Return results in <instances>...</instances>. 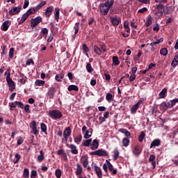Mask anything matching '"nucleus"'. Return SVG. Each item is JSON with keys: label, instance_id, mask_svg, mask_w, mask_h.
<instances>
[{"label": "nucleus", "instance_id": "nucleus-1", "mask_svg": "<svg viewBox=\"0 0 178 178\" xmlns=\"http://www.w3.org/2000/svg\"><path fill=\"white\" fill-rule=\"evenodd\" d=\"M82 134H83V138L88 140V138H91V137H92V129L89 128L87 129V127L84 125L82 127Z\"/></svg>", "mask_w": 178, "mask_h": 178}, {"label": "nucleus", "instance_id": "nucleus-2", "mask_svg": "<svg viewBox=\"0 0 178 178\" xmlns=\"http://www.w3.org/2000/svg\"><path fill=\"white\" fill-rule=\"evenodd\" d=\"M93 52L98 55V56L102 55V52H106V46L103 44H101V48L98 47L97 45L93 46Z\"/></svg>", "mask_w": 178, "mask_h": 178}, {"label": "nucleus", "instance_id": "nucleus-3", "mask_svg": "<svg viewBox=\"0 0 178 178\" xmlns=\"http://www.w3.org/2000/svg\"><path fill=\"white\" fill-rule=\"evenodd\" d=\"M49 115L51 116V119H60L63 115L62 112L58 110H52L49 111Z\"/></svg>", "mask_w": 178, "mask_h": 178}, {"label": "nucleus", "instance_id": "nucleus-4", "mask_svg": "<svg viewBox=\"0 0 178 178\" xmlns=\"http://www.w3.org/2000/svg\"><path fill=\"white\" fill-rule=\"evenodd\" d=\"M163 8H164V6L162 3L156 5L154 8V12H155L156 16H158V17H161V16L163 15Z\"/></svg>", "mask_w": 178, "mask_h": 178}, {"label": "nucleus", "instance_id": "nucleus-5", "mask_svg": "<svg viewBox=\"0 0 178 178\" xmlns=\"http://www.w3.org/2000/svg\"><path fill=\"white\" fill-rule=\"evenodd\" d=\"M41 22H42V17L41 16H38L35 18H32L31 19V27L33 29V27H36L38 26Z\"/></svg>", "mask_w": 178, "mask_h": 178}, {"label": "nucleus", "instance_id": "nucleus-6", "mask_svg": "<svg viewBox=\"0 0 178 178\" xmlns=\"http://www.w3.org/2000/svg\"><path fill=\"white\" fill-rule=\"evenodd\" d=\"M109 7H108L106 5L102 3L100 5L99 7V10L100 13H102V15H103V16H106V15H108V13H109Z\"/></svg>", "mask_w": 178, "mask_h": 178}, {"label": "nucleus", "instance_id": "nucleus-7", "mask_svg": "<svg viewBox=\"0 0 178 178\" xmlns=\"http://www.w3.org/2000/svg\"><path fill=\"white\" fill-rule=\"evenodd\" d=\"M132 152L134 155L138 156V155H140L141 152H143V149L139 145H136L132 147Z\"/></svg>", "mask_w": 178, "mask_h": 178}, {"label": "nucleus", "instance_id": "nucleus-8", "mask_svg": "<svg viewBox=\"0 0 178 178\" xmlns=\"http://www.w3.org/2000/svg\"><path fill=\"white\" fill-rule=\"evenodd\" d=\"M30 129H31L33 134H35V136L38 134L39 132L37 129V122L35 121H32L31 122Z\"/></svg>", "mask_w": 178, "mask_h": 178}, {"label": "nucleus", "instance_id": "nucleus-9", "mask_svg": "<svg viewBox=\"0 0 178 178\" xmlns=\"http://www.w3.org/2000/svg\"><path fill=\"white\" fill-rule=\"evenodd\" d=\"M110 19L113 26H119L122 22L120 18L117 17H110Z\"/></svg>", "mask_w": 178, "mask_h": 178}, {"label": "nucleus", "instance_id": "nucleus-10", "mask_svg": "<svg viewBox=\"0 0 178 178\" xmlns=\"http://www.w3.org/2000/svg\"><path fill=\"white\" fill-rule=\"evenodd\" d=\"M20 10H22V6L13 7L9 12V15H10L11 16H14V15L20 13Z\"/></svg>", "mask_w": 178, "mask_h": 178}, {"label": "nucleus", "instance_id": "nucleus-11", "mask_svg": "<svg viewBox=\"0 0 178 178\" xmlns=\"http://www.w3.org/2000/svg\"><path fill=\"white\" fill-rule=\"evenodd\" d=\"M70 134H72V129L70 128V127H68L63 131V137L65 141H67V139L69 138Z\"/></svg>", "mask_w": 178, "mask_h": 178}, {"label": "nucleus", "instance_id": "nucleus-12", "mask_svg": "<svg viewBox=\"0 0 178 178\" xmlns=\"http://www.w3.org/2000/svg\"><path fill=\"white\" fill-rule=\"evenodd\" d=\"M99 147V143L98 142V140L94 139L90 143V149H92V151H95V149H98Z\"/></svg>", "mask_w": 178, "mask_h": 178}, {"label": "nucleus", "instance_id": "nucleus-13", "mask_svg": "<svg viewBox=\"0 0 178 178\" xmlns=\"http://www.w3.org/2000/svg\"><path fill=\"white\" fill-rule=\"evenodd\" d=\"M107 165H108V170L109 172H112V175H117L118 174V170L113 168V165H112V163H111V162L108 160L106 161Z\"/></svg>", "mask_w": 178, "mask_h": 178}, {"label": "nucleus", "instance_id": "nucleus-14", "mask_svg": "<svg viewBox=\"0 0 178 178\" xmlns=\"http://www.w3.org/2000/svg\"><path fill=\"white\" fill-rule=\"evenodd\" d=\"M7 84H8L10 91H13L16 86H15V82L12 80V78L6 79Z\"/></svg>", "mask_w": 178, "mask_h": 178}, {"label": "nucleus", "instance_id": "nucleus-15", "mask_svg": "<svg viewBox=\"0 0 178 178\" xmlns=\"http://www.w3.org/2000/svg\"><path fill=\"white\" fill-rule=\"evenodd\" d=\"M140 104H141V102L139 101L135 105L132 106L131 108V113H132V115H134V113L137 112V111L138 110V108H140Z\"/></svg>", "mask_w": 178, "mask_h": 178}, {"label": "nucleus", "instance_id": "nucleus-16", "mask_svg": "<svg viewBox=\"0 0 178 178\" xmlns=\"http://www.w3.org/2000/svg\"><path fill=\"white\" fill-rule=\"evenodd\" d=\"M81 163L83 166V168H87L88 166V156H82L81 158Z\"/></svg>", "mask_w": 178, "mask_h": 178}, {"label": "nucleus", "instance_id": "nucleus-17", "mask_svg": "<svg viewBox=\"0 0 178 178\" xmlns=\"http://www.w3.org/2000/svg\"><path fill=\"white\" fill-rule=\"evenodd\" d=\"M76 176H81L83 175V167L80 163H76V170L75 171Z\"/></svg>", "mask_w": 178, "mask_h": 178}, {"label": "nucleus", "instance_id": "nucleus-18", "mask_svg": "<svg viewBox=\"0 0 178 178\" xmlns=\"http://www.w3.org/2000/svg\"><path fill=\"white\" fill-rule=\"evenodd\" d=\"M52 12H54V8H52V6L47 7L44 12V16H46V17H51Z\"/></svg>", "mask_w": 178, "mask_h": 178}, {"label": "nucleus", "instance_id": "nucleus-19", "mask_svg": "<svg viewBox=\"0 0 178 178\" xmlns=\"http://www.w3.org/2000/svg\"><path fill=\"white\" fill-rule=\"evenodd\" d=\"M94 168L96 175H97V177L102 178V170H101V168H99L98 165H95Z\"/></svg>", "mask_w": 178, "mask_h": 178}, {"label": "nucleus", "instance_id": "nucleus-20", "mask_svg": "<svg viewBox=\"0 0 178 178\" xmlns=\"http://www.w3.org/2000/svg\"><path fill=\"white\" fill-rule=\"evenodd\" d=\"M10 25V24H9V21H5L4 22H3L1 29L3 31H8V29H9V26Z\"/></svg>", "mask_w": 178, "mask_h": 178}, {"label": "nucleus", "instance_id": "nucleus-21", "mask_svg": "<svg viewBox=\"0 0 178 178\" xmlns=\"http://www.w3.org/2000/svg\"><path fill=\"white\" fill-rule=\"evenodd\" d=\"M68 148H70L71 152L74 155H77V154H79V150L77 149V147H76V145L71 144V145H70Z\"/></svg>", "mask_w": 178, "mask_h": 178}, {"label": "nucleus", "instance_id": "nucleus-22", "mask_svg": "<svg viewBox=\"0 0 178 178\" xmlns=\"http://www.w3.org/2000/svg\"><path fill=\"white\" fill-rule=\"evenodd\" d=\"M159 145H161V139H155L150 144V149L154 147H159Z\"/></svg>", "mask_w": 178, "mask_h": 178}, {"label": "nucleus", "instance_id": "nucleus-23", "mask_svg": "<svg viewBox=\"0 0 178 178\" xmlns=\"http://www.w3.org/2000/svg\"><path fill=\"white\" fill-rule=\"evenodd\" d=\"M29 15H27L26 13H25L21 17L20 20L18 22V24H23L27 19H29Z\"/></svg>", "mask_w": 178, "mask_h": 178}, {"label": "nucleus", "instance_id": "nucleus-24", "mask_svg": "<svg viewBox=\"0 0 178 178\" xmlns=\"http://www.w3.org/2000/svg\"><path fill=\"white\" fill-rule=\"evenodd\" d=\"M47 5V1H42L39 4H38L35 7V9L36 10V12H38L40 9L42 8L43 6H45Z\"/></svg>", "mask_w": 178, "mask_h": 178}, {"label": "nucleus", "instance_id": "nucleus-25", "mask_svg": "<svg viewBox=\"0 0 178 178\" xmlns=\"http://www.w3.org/2000/svg\"><path fill=\"white\" fill-rule=\"evenodd\" d=\"M91 143H92V138L83 140L82 142V147H88L89 145H91Z\"/></svg>", "mask_w": 178, "mask_h": 178}, {"label": "nucleus", "instance_id": "nucleus-26", "mask_svg": "<svg viewBox=\"0 0 178 178\" xmlns=\"http://www.w3.org/2000/svg\"><path fill=\"white\" fill-rule=\"evenodd\" d=\"M118 131H120V133H122V134H124V136L127 138V137H131V134L130 133V131H129L127 129H120L118 130Z\"/></svg>", "mask_w": 178, "mask_h": 178}, {"label": "nucleus", "instance_id": "nucleus-27", "mask_svg": "<svg viewBox=\"0 0 178 178\" xmlns=\"http://www.w3.org/2000/svg\"><path fill=\"white\" fill-rule=\"evenodd\" d=\"M97 156H108V152L102 149H97Z\"/></svg>", "mask_w": 178, "mask_h": 178}, {"label": "nucleus", "instance_id": "nucleus-28", "mask_svg": "<svg viewBox=\"0 0 178 178\" xmlns=\"http://www.w3.org/2000/svg\"><path fill=\"white\" fill-rule=\"evenodd\" d=\"M122 143L123 147L127 148V147L130 145V139H129V138H124L122 140Z\"/></svg>", "mask_w": 178, "mask_h": 178}, {"label": "nucleus", "instance_id": "nucleus-29", "mask_svg": "<svg viewBox=\"0 0 178 178\" xmlns=\"http://www.w3.org/2000/svg\"><path fill=\"white\" fill-rule=\"evenodd\" d=\"M44 155V152L42 150H40V155L37 158L38 162H42V161H44V159H45V156Z\"/></svg>", "mask_w": 178, "mask_h": 178}, {"label": "nucleus", "instance_id": "nucleus-30", "mask_svg": "<svg viewBox=\"0 0 178 178\" xmlns=\"http://www.w3.org/2000/svg\"><path fill=\"white\" fill-rule=\"evenodd\" d=\"M37 12V10L35 7L29 8L26 12V15L31 16V15H35V13Z\"/></svg>", "mask_w": 178, "mask_h": 178}, {"label": "nucleus", "instance_id": "nucleus-31", "mask_svg": "<svg viewBox=\"0 0 178 178\" xmlns=\"http://www.w3.org/2000/svg\"><path fill=\"white\" fill-rule=\"evenodd\" d=\"M177 65H178V54L175 56L171 63V65L172 66V67H175V66H177Z\"/></svg>", "mask_w": 178, "mask_h": 178}, {"label": "nucleus", "instance_id": "nucleus-32", "mask_svg": "<svg viewBox=\"0 0 178 178\" xmlns=\"http://www.w3.org/2000/svg\"><path fill=\"white\" fill-rule=\"evenodd\" d=\"M120 154V153L119 152V150L118 149H114L113 155V160L118 161V159L119 158Z\"/></svg>", "mask_w": 178, "mask_h": 178}, {"label": "nucleus", "instance_id": "nucleus-33", "mask_svg": "<svg viewBox=\"0 0 178 178\" xmlns=\"http://www.w3.org/2000/svg\"><path fill=\"white\" fill-rule=\"evenodd\" d=\"M114 3H115V0H107L104 4L111 9V8L113 6Z\"/></svg>", "mask_w": 178, "mask_h": 178}, {"label": "nucleus", "instance_id": "nucleus-34", "mask_svg": "<svg viewBox=\"0 0 178 178\" xmlns=\"http://www.w3.org/2000/svg\"><path fill=\"white\" fill-rule=\"evenodd\" d=\"M161 42H163V38H161L159 40H156L150 43L151 47H154V45H156V44H161Z\"/></svg>", "mask_w": 178, "mask_h": 178}, {"label": "nucleus", "instance_id": "nucleus-35", "mask_svg": "<svg viewBox=\"0 0 178 178\" xmlns=\"http://www.w3.org/2000/svg\"><path fill=\"white\" fill-rule=\"evenodd\" d=\"M45 84V81L37 79L35 81V85L37 86L38 87H42Z\"/></svg>", "mask_w": 178, "mask_h": 178}, {"label": "nucleus", "instance_id": "nucleus-36", "mask_svg": "<svg viewBox=\"0 0 178 178\" xmlns=\"http://www.w3.org/2000/svg\"><path fill=\"white\" fill-rule=\"evenodd\" d=\"M129 21L126 20L124 22V29L127 33H130V26H129Z\"/></svg>", "mask_w": 178, "mask_h": 178}, {"label": "nucleus", "instance_id": "nucleus-37", "mask_svg": "<svg viewBox=\"0 0 178 178\" xmlns=\"http://www.w3.org/2000/svg\"><path fill=\"white\" fill-rule=\"evenodd\" d=\"M68 91H79V87L76 85H70L67 88Z\"/></svg>", "mask_w": 178, "mask_h": 178}, {"label": "nucleus", "instance_id": "nucleus-38", "mask_svg": "<svg viewBox=\"0 0 178 178\" xmlns=\"http://www.w3.org/2000/svg\"><path fill=\"white\" fill-rule=\"evenodd\" d=\"M167 92H168V89L167 88H163L159 95V97L160 98H165V97H166Z\"/></svg>", "mask_w": 178, "mask_h": 178}, {"label": "nucleus", "instance_id": "nucleus-39", "mask_svg": "<svg viewBox=\"0 0 178 178\" xmlns=\"http://www.w3.org/2000/svg\"><path fill=\"white\" fill-rule=\"evenodd\" d=\"M144 138H145V132L141 131L140 134L138 136L139 143H143V141H144Z\"/></svg>", "mask_w": 178, "mask_h": 178}, {"label": "nucleus", "instance_id": "nucleus-40", "mask_svg": "<svg viewBox=\"0 0 178 178\" xmlns=\"http://www.w3.org/2000/svg\"><path fill=\"white\" fill-rule=\"evenodd\" d=\"M120 63V61H119V58L118 56H113V65L112 66H118Z\"/></svg>", "mask_w": 178, "mask_h": 178}, {"label": "nucleus", "instance_id": "nucleus-41", "mask_svg": "<svg viewBox=\"0 0 178 178\" xmlns=\"http://www.w3.org/2000/svg\"><path fill=\"white\" fill-rule=\"evenodd\" d=\"M23 177L24 178H29V177H30V171H29L28 168H24V169Z\"/></svg>", "mask_w": 178, "mask_h": 178}, {"label": "nucleus", "instance_id": "nucleus-42", "mask_svg": "<svg viewBox=\"0 0 178 178\" xmlns=\"http://www.w3.org/2000/svg\"><path fill=\"white\" fill-rule=\"evenodd\" d=\"M151 24H152V17L150 16L147 19L145 26H146V27H149Z\"/></svg>", "mask_w": 178, "mask_h": 178}, {"label": "nucleus", "instance_id": "nucleus-43", "mask_svg": "<svg viewBox=\"0 0 178 178\" xmlns=\"http://www.w3.org/2000/svg\"><path fill=\"white\" fill-rule=\"evenodd\" d=\"M55 176L56 178H61L62 177V170L60 169H57L55 171Z\"/></svg>", "mask_w": 178, "mask_h": 178}, {"label": "nucleus", "instance_id": "nucleus-44", "mask_svg": "<svg viewBox=\"0 0 178 178\" xmlns=\"http://www.w3.org/2000/svg\"><path fill=\"white\" fill-rule=\"evenodd\" d=\"M59 12H60L59 8H55V15H54V17H55V19H56V20L57 22H59Z\"/></svg>", "mask_w": 178, "mask_h": 178}, {"label": "nucleus", "instance_id": "nucleus-45", "mask_svg": "<svg viewBox=\"0 0 178 178\" xmlns=\"http://www.w3.org/2000/svg\"><path fill=\"white\" fill-rule=\"evenodd\" d=\"M83 140V136L79 135L76 138H74V143L76 144H79V143H81V140Z\"/></svg>", "mask_w": 178, "mask_h": 178}, {"label": "nucleus", "instance_id": "nucleus-46", "mask_svg": "<svg viewBox=\"0 0 178 178\" xmlns=\"http://www.w3.org/2000/svg\"><path fill=\"white\" fill-rule=\"evenodd\" d=\"M160 54L163 55V56H166V55H168V49L165 47L161 49Z\"/></svg>", "mask_w": 178, "mask_h": 178}, {"label": "nucleus", "instance_id": "nucleus-47", "mask_svg": "<svg viewBox=\"0 0 178 178\" xmlns=\"http://www.w3.org/2000/svg\"><path fill=\"white\" fill-rule=\"evenodd\" d=\"M48 97L50 99H52V98H54V95H55V92L54 91V90L51 89L48 91Z\"/></svg>", "mask_w": 178, "mask_h": 178}, {"label": "nucleus", "instance_id": "nucleus-48", "mask_svg": "<svg viewBox=\"0 0 178 178\" xmlns=\"http://www.w3.org/2000/svg\"><path fill=\"white\" fill-rule=\"evenodd\" d=\"M74 29L75 30L74 34H77V33H79V30L80 29V23H79V22L75 23Z\"/></svg>", "mask_w": 178, "mask_h": 178}, {"label": "nucleus", "instance_id": "nucleus-49", "mask_svg": "<svg viewBox=\"0 0 178 178\" xmlns=\"http://www.w3.org/2000/svg\"><path fill=\"white\" fill-rule=\"evenodd\" d=\"M40 129H41L42 131H43V133H44V134H47V125L45 124L41 123Z\"/></svg>", "mask_w": 178, "mask_h": 178}, {"label": "nucleus", "instance_id": "nucleus-50", "mask_svg": "<svg viewBox=\"0 0 178 178\" xmlns=\"http://www.w3.org/2000/svg\"><path fill=\"white\" fill-rule=\"evenodd\" d=\"M20 155L19 154H16L15 156V159L13 160V163H17V162H19V161H20Z\"/></svg>", "mask_w": 178, "mask_h": 178}, {"label": "nucleus", "instance_id": "nucleus-51", "mask_svg": "<svg viewBox=\"0 0 178 178\" xmlns=\"http://www.w3.org/2000/svg\"><path fill=\"white\" fill-rule=\"evenodd\" d=\"M86 69H87L88 73H91V72H94V69L92 68V67L91 66V65L90 63L87 64Z\"/></svg>", "mask_w": 178, "mask_h": 178}, {"label": "nucleus", "instance_id": "nucleus-52", "mask_svg": "<svg viewBox=\"0 0 178 178\" xmlns=\"http://www.w3.org/2000/svg\"><path fill=\"white\" fill-rule=\"evenodd\" d=\"M161 111H167L168 107L166 106V102H163L160 105Z\"/></svg>", "mask_w": 178, "mask_h": 178}, {"label": "nucleus", "instance_id": "nucleus-53", "mask_svg": "<svg viewBox=\"0 0 178 178\" xmlns=\"http://www.w3.org/2000/svg\"><path fill=\"white\" fill-rule=\"evenodd\" d=\"M19 81L22 84H25L26 83V76L23 74H21V79H19Z\"/></svg>", "mask_w": 178, "mask_h": 178}, {"label": "nucleus", "instance_id": "nucleus-54", "mask_svg": "<svg viewBox=\"0 0 178 178\" xmlns=\"http://www.w3.org/2000/svg\"><path fill=\"white\" fill-rule=\"evenodd\" d=\"M5 76H6V79L8 80L10 78V69H7L6 72H5Z\"/></svg>", "mask_w": 178, "mask_h": 178}, {"label": "nucleus", "instance_id": "nucleus-55", "mask_svg": "<svg viewBox=\"0 0 178 178\" xmlns=\"http://www.w3.org/2000/svg\"><path fill=\"white\" fill-rule=\"evenodd\" d=\"M112 98H113V96L112 95V94H111V93L106 94V101L110 102V101H112Z\"/></svg>", "mask_w": 178, "mask_h": 178}, {"label": "nucleus", "instance_id": "nucleus-56", "mask_svg": "<svg viewBox=\"0 0 178 178\" xmlns=\"http://www.w3.org/2000/svg\"><path fill=\"white\" fill-rule=\"evenodd\" d=\"M41 33H42L43 37H47V34H48V29L43 28L41 31Z\"/></svg>", "mask_w": 178, "mask_h": 178}, {"label": "nucleus", "instance_id": "nucleus-57", "mask_svg": "<svg viewBox=\"0 0 178 178\" xmlns=\"http://www.w3.org/2000/svg\"><path fill=\"white\" fill-rule=\"evenodd\" d=\"M37 177V170H33L31 172V178H36Z\"/></svg>", "mask_w": 178, "mask_h": 178}, {"label": "nucleus", "instance_id": "nucleus-58", "mask_svg": "<svg viewBox=\"0 0 178 178\" xmlns=\"http://www.w3.org/2000/svg\"><path fill=\"white\" fill-rule=\"evenodd\" d=\"M55 80H56V81H62V80H63V76L58 74L56 76Z\"/></svg>", "mask_w": 178, "mask_h": 178}, {"label": "nucleus", "instance_id": "nucleus-59", "mask_svg": "<svg viewBox=\"0 0 178 178\" xmlns=\"http://www.w3.org/2000/svg\"><path fill=\"white\" fill-rule=\"evenodd\" d=\"M82 50L83 52H89L90 49H88V47H87V44H83L82 46Z\"/></svg>", "mask_w": 178, "mask_h": 178}, {"label": "nucleus", "instance_id": "nucleus-60", "mask_svg": "<svg viewBox=\"0 0 178 178\" xmlns=\"http://www.w3.org/2000/svg\"><path fill=\"white\" fill-rule=\"evenodd\" d=\"M9 106L10 108V111H12V108H16V106H17V101L9 104Z\"/></svg>", "mask_w": 178, "mask_h": 178}, {"label": "nucleus", "instance_id": "nucleus-61", "mask_svg": "<svg viewBox=\"0 0 178 178\" xmlns=\"http://www.w3.org/2000/svg\"><path fill=\"white\" fill-rule=\"evenodd\" d=\"M14 51H15V49H13V47L10 49V51H9V58L10 59H12V58H13V52Z\"/></svg>", "mask_w": 178, "mask_h": 178}, {"label": "nucleus", "instance_id": "nucleus-62", "mask_svg": "<svg viewBox=\"0 0 178 178\" xmlns=\"http://www.w3.org/2000/svg\"><path fill=\"white\" fill-rule=\"evenodd\" d=\"M177 102H178V98L174 99L170 101L171 106H172V108L173 106H175V105H176V104H177Z\"/></svg>", "mask_w": 178, "mask_h": 178}, {"label": "nucleus", "instance_id": "nucleus-63", "mask_svg": "<svg viewBox=\"0 0 178 178\" xmlns=\"http://www.w3.org/2000/svg\"><path fill=\"white\" fill-rule=\"evenodd\" d=\"M135 80H136V75H135V74H131L130 76H129V81L131 83H133V81H134Z\"/></svg>", "mask_w": 178, "mask_h": 178}, {"label": "nucleus", "instance_id": "nucleus-64", "mask_svg": "<svg viewBox=\"0 0 178 178\" xmlns=\"http://www.w3.org/2000/svg\"><path fill=\"white\" fill-rule=\"evenodd\" d=\"M147 10H148V8H147V7L142 8L138 10V13H144V12H147Z\"/></svg>", "mask_w": 178, "mask_h": 178}]
</instances>
